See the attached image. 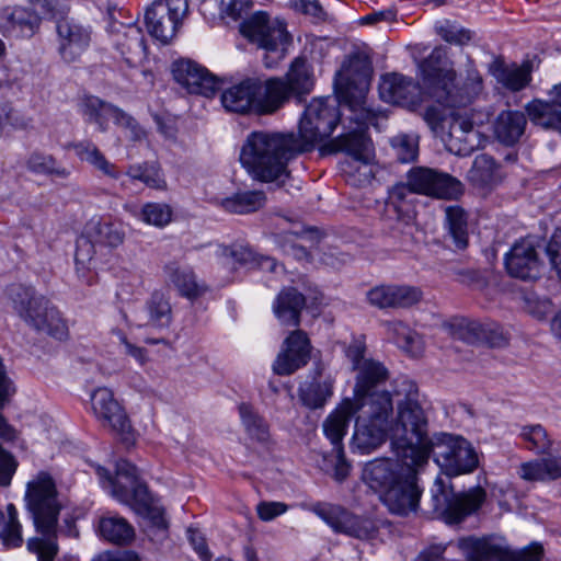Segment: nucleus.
I'll return each mask as SVG.
<instances>
[{
  "instance_id": "nucleus-1",
  "label": "nucleus",
  "mask_w": 561,
  "mask_h": 561,
  "mask_svg": "<svg viewBox=\"0 0 561 561\" xmlns=\"http://www.w3.org/2000/svg\"><path fill=\"white\" fill-rule=\"evenodd\" d=\"M397 413L393 400L387 394L373 396L368 405L359 408L354 434L351 440L353 453L368 455L389 438L397 456L424 459L425 451L417 449V444L425 438L427 417L420 403L417 386L403 379L394 389Z\"/></svg>"
},
{
  "instance_id": "nucleus-3",
  "label": "nucleus",
  "mask_w": 561,
  "mask_h": 561,
  "mask_svg": "<svg viewBox=\"0 0 561 561\" xmlns=\"http://www.w3.org/2000/svg\"><path fill=\"white\" fill-rule=\"evenodd\" d=\"M373 68L369 59L360 54L350 56L336 72L335 92L343 111L351 113L350 131L334 138L329 147L335 152H345L354 162L363 165L365 178L371 175L368 164L374 158V148L367 129L377 126L379 118H386L381 112L367 106L366 96L370 85ZM346 128V126L344 125Z\"/></svg>"
},
{
  "instance_id": "nucleus-38",
  "label": "nucleus",
  "mask_w": 561,
  "mask_h": 561,
  "mask_svg": "<svg viewBox=\"0 0 561 561\" xmlns=\"http://www.w3.org/2000/svg\"><path fill=\"white\" fill-rule=\"evenodd\" d=\"M517 473L528 482H549L561 479V457H548L523 462Z\"/></svg>"
},
{
  "instance_id": "nucleus-29",
  "label": "nucleus",
  "mask_w": 561,
  "mask_h": 561,
  "mask_svg": "<svg viewBox=\"0 0 561 561\" xmlns=\"http://www.w3.org/2000/svg\"><path fill=\"white\" fill-rule=\"evenodd\" d=\"M533 67L529 61L520 65L507 64L502 58L496 57L489 65V73L504 89L512 92H519L527 88L531 82Z\"/></svg>"
},
{
  "instance_id": "nucleus-35",
  "label": "nucleus",
  "mask_w": 561,
  "mask_h": 561,
  "mask_svg": "<svg viewBox=\"0 0 561 561\" xmlns=\"http://www.w3.org/2000/svg\"><path fill=\"white\" fill-rule=\"evenodd\" d=\"M527 126L525 113L515 110L502 111L494 121L495 138L505 146H514L519 141Z\"/></svg>"
},
{
  "instance_id": "nucleus-51",
  "label": "nucleus",
  "mask_w": 561,
  "mask_h": 561,
  "mask_svg": "<svg viewBox=\"0 0 561 561\" xmlns=\"http://www.w3.org/2000/svg\"><path fill=\"white\" fill-rule=\"evenodd\" d=\"M241 422L252 439L264 443L270 437L268 425L250 404L241 403L239 405Z\"/></svg>"
},
{
  "instance_id": "nucleus-25",
  "label": "nucleus",
  "mask_w": 561,
  "mask_h": 561,
  "mask_svg": "<svg viewBox=\"0 0 561 561\" xmlns=\"http://www.w3.org/2000/svg\"><path fill=\"white\" fill-rule=\"evenodd\" d=\"M111 41L130 66L140 64L147 57V46L141 30L133 24L114 23Z\"/></svg>"
},
{
  "instance_id": "nucleus-62",
  "label": "nucleus",
  "mask_w": 561,
  "mask_h": 561,
  "mask_svg": "<svg viewBox=\"0 0 561 561\" xmlns=\"http://www.w3.org/2000/svg\"><path fill=\"white\" fill-rule=\"evenodd\" d=\"M290 8L295 11L310 15L316 19H321L323 10L317 1L311 0H290Z\"/></svg>"
},
{
  "instance_id": "nucleus-34",
  "label": "nucleus",
  "mask_w": 561,
  "mask_h": 561,
  "mask_svg": "<svg viewBox=\"0 0 561 561\" xmlns=\"http://www.w3.org/2000/svg\"><path fill=\"white\" fill-rule=\"evenodd\" d=\"M525 113L533 125L561 134V105L552 96L531 100L525 105Z\"/></svg>"
},
{
  "instance_id": "nucleus-27",
  "label": "nucleus",
  "mask_w": 561,
  "mask_h": 561,
  "mask_svg": "<svg viewBox=\"0 0 561 561\" xmlns=\"http://www.w3.org/2000/svg\"><path fill=\"white\" fill-rule=\"evenodd\" d=\"M389 377L388 369L382 363L375 359H365L358 366L356 383L354 388V402H358L360 407L368 405V399L373 396L387 394L392 399L389 391H375L374 389L383 383Z\"/></svg>"
},
{
  "instance_id": "nucleus-28",
  "label": "nucleus",
  "mask_w": 561,
  "mask_h": 561,
  "mask_svg": "<svg viewBox=\"0 0 561 561\" xmlns=\"http://www.w3.org/2000/svg\"><path fill=\"white\" fill-rule=\"evenodd\" d=\"M267 81H278L283 88L279 108L289 100L293 94L300 95L309 93L313 88V73L311 66L302 57L295 58L285 78H270Z\"/></svg>"
},
{
  "instance_id": "nucleus-17",
  "label": "nucleus",
  "mask_w": 561,
  "mask_h": 561,
  "mask_svg": "<svg viewBox=\"0 0 561 561\" xmlns=\"http://www.w3.org/2000/svg\"><path fill=\"white\" fill-rule=\"evenodd\" d=\"M414 194L438 199H456L462 194V184L456 178L426 167H414L407 173Z\"/></svg>"
},
{
  "instance_id": "nucleus-60",
  "label": "nucleus",
  "mask_w": 561,
  "mask_h": 561,
  "mask_svg": "<svg viewBox=\"0 0 561 561\" xmlns=\"http://www.w3.org/2000/svg\"><path fill=\"white\" fill-rule=\"evenodd\" d=\"M287 510L288 506L283 502H261L256 506V513L263 522H271Z\"/></svg>"
},
{
  "instance_id": "nucleus-40",
  "label": "nucleus",
  "mask_w": 561,
  "mask_h": 561,
  "mask_svg": "<svg viewBox=\"0 0 561 561\" xmlns=\"http://www.w3.org/2000/svg\"><path fill=\"white\" fill-rule=\"evenodd\" d=\"M468 179L476 187L492 188L502 181L503 174L492 157L479 154L468 171Z\"/></svg>"
},
{
  "instance_id": "nucleus-48",
  "label": "nucleus",
  "mask_w": 561,
  "mask_h": 561,
  "mask_svg": "<svg viewBox=\"0 0 561 561\" xmlns=\"http://www.w3.org/2000/svg\"><path fill=\"white\" fill-rule=\"evenodd\" d=\"M446 225L449 236L458 250H463L468 245L467 217L463 209L459 206H448L445 209Z\"/></svg>"
},
{
  "instance_id": "nucleus-50",
  "label": "nucleus",
  "mask_w": 561,
  "mask_h": 561,
  "mask_svg": "<svg viewBox=\"0 0 561 561\" xmlns=\"http://www.w3.org/2000/svg\"><path fill=\"white\" fill-rule=\"evenodd\" d=\"M126 175L130 180H138L151 188L164 190L167 187V182L161 169L154 162H144L129 165L126 171Z\"/></svg>"
},
{
  "instance_id": "nucleus-36",
  "label": "nucleus",
  "mask_w": 561,
  "mask_h": 561,
  "mask_svg": "<svg viewBox=\"0 0 561 561\" xmlns=\"http://www.w3.org/2000/svg\"><path fill=\"white\" fill-rule=\"evenodd\" d=\"M139 327L168 328L172 320V308L163 293L154 291L146 301L139 316Z\"/></svg>"
},
{
  "instance_id": "nucleus-46",
  "label": "nucleus",
  "mask_w": 561,
  "mask_h": 561,
  "mask_svg": "<svg viewBox=\"0 0 561 561\" xmlns=\"http://www.w3.org/2000/svg\"><path fill=\"white\" fill-rule=\"evenodd\" d=\"M518 436L525 448L537 455L549 454L553 450L554 440L541 424L522 426Z\"/></svg>"
},
{
  "instance_id": "nucleus-53",
  "label": "nucleus",
  "mask_w": 561,
  "mask_h": 561,
  "mask_svg": "<svg viewBox=\"0 0 561 561\" xmlns=\"http://www.w3.org/2000/svg\"><path fill=\"white\" fill-rule=\"evenodd\" d=\"M173 210L165 203H146L142 205L138 218L150 226L163 228L172 221Z\"/></svg>"
},
{
  "instance_id": "nucleus-5",
  "label": "nucleus",
  "mask_w": 561,
  "mask_h": 561,
  "mask_svg": "<svg viewBox=\"0 0 561 561\" xmlns=\"http://www.w3.org/2000/svg\"><path fill=\"white\" fill-rule=\"evenodd\" d=\"M25 506L41 537L30 538L27 549L38 561H54L58 553L57 525L62 502L53 477L38 472L26 484Z\"/></svg>"
},
{
  "instance_id": "nucleus-41",
  "label": "nucleus",
  "mask_w": 561,
  "mask_h": 561,
  "mask_svg": "<svg viewBox=\"0 0 561 561\" xmlns=\"http://www.w3.org/2000/svg\"><path fill=\"white\" fill-rule=\"evenodd\" d=\"M88 233L95 243L107 248H117L125 240L123 224L111 218L92 219L88 225Z\"/></svg>"
},
{
  "instance_id": "nucleus-54",
  "label": "nucleus",
  "mask_w": 561,
  "mask_h": 561,
  "mask_svg": "<svg viewBox=\"0 0 561 561\" xmlns=\"http://www.w3.org/2000/svg\"><path fill=\"white\" fill-rule=\"evenodd\" d=\"M26 167L31 172L36 174H55L62 179L69 175V172L65 168L57 165L53 156L39 152H34L28 157Z\"/></svg>"
},
{
  "instance_id": "nucleus-19",
  "label": "nucleus",
  "mask_w": 561,
  "mask_h": 561,
  "mask_svg": "<svg viewBox=\"0 0 561 561\" xmlns=\"http://www.w3.org/2000/svg\"><path fill=\"white\" fill-rule=\"evenodd\" d=\"M16 461L0 447V486H8L16 470ZM0 540L8 548L22 546V525L18 519V511L12 503L5 505V512L0 510Z\"/></svg>"
},
{
  "instance_id": "nucleus-24",
  "label": "nucleus",
  "mask_w": 561,
  "mask_h": 561,
  "mask_svg": "<svg viewBox=\"0 0 561 561\" xmlns=\"http://www.w3.org/2000/svg\"><path fill=\"white\" fill-rule=\"evenodd\" d=\"M91 407L93 414L102 426L108 427L118 434L127 433L130 430L125 410L114 398L111 389L106 387L95 389L91 394Z\"/></svg>"
},
{
  "instance_id": "nucleus-11",
  "label": "nucleus",
  "mask_w": 561,
  "mask_h": 561,
  "mask_svg": "<svg viewBox=\"0 0 561 561\" xmlns=\"http://www.w3.org/2000/svg\"><path fill=\"white\" fill-rule=\"evenodd\" d=\"M424 443L430 448V455L448 476H459L472 472L479 463L478 455L471 444L450 434H440L431 440L425 434Z\"/></svg>"
},
{
  "instance_id": "nucleus-15",
  "label": "nucleus",
  "mask_w": 561,
  "mask_h": 561,
  "mask_svg": "<svg viewBox=\"0 0 561 561\" xmlns=\"http://www.w3.org/2000/svg\"><path fill=\"white\" fill-rule=\"evenodd\" d=\"M307 508L321 518L335 533L360 540L374 539L378 534V526L375 520L354 515L339 505L316 502L308 505Z\"/></svg>"
},
{
  "instance_id": "nucleus-55",
  "label": "nucleus",
  "mask_w": 561,
  "mask_h": 561,
  "mask_svg": "<svg viewBox=\"0 0 561 561\" xmlns=\"http://www.w3.org/2000/svg\"><path fill=\"white\" fill-rule=\"evenodd\" d=\"M391 147L399 161L402 163L412 162L419 154V140L413 135L400 134L391 138Z\"/></svg>"
},
{
  "instance_id": "nucleus-49",
  "label": "nucleus",
  "mask_w": 561,
  "mask_h": 561,
  "mask_svg": "<svg viewBox=\"0 0 561 561\" xmlns=\"http://www.w3.org/2000/svg\"><path fill=\"white\" fill-rule=\"evenodd\" d=\"M414 192L410 188L408 181L405 183L394 184L388 192L387 207L397 214L399 220L411 218L412 203L411 195Z\"/></svg>"
},
{
  "instance_id": "nucleus-23",
  "label": "nucleus",
  "mask_w": 561,
  "mask_h": 561,
  "mask_svg": "<svg viewBox=\"0 0 561 561\" xmlns=\"http://www.w3.org/2000/svg\"><path fill=\"white\" fill-rule=\"evenodd\" d=\"M504 264L507 273L523 280L536 279L540 275L541 262L531 239L516 241L505 254Z\"/></svg>"
},
{
  "instance_id": "nucleus-22",
  "label": "nucleus",
  "mask_w": 561,
  "mask_h": 561,
  "mask_svg": "<svg viewBox=\"0 0 561 561\" xmlns=\"http://www.w3.org/2000/svg\"><path fill=\"white\" fill-rule=\"evenodd\" d=\"M423 293L405 284H381L366 293L367 301L378 309H408L419 304Z\"/></svg>"
},
{
  "instance_id": "nucleus-58",
  "label": "nucleus",
  "mask_w": 561,
  "mask_h": 561,
  "mask_svg": "<svg viewBox=\"0 0 561 561\" xmlns=\"http://www.w3.org/2000/svg\"><path fill=\"white\" fill-rule=\"evenodd\" d=\"M144 514L148 520L149 536H157L162 539L167 536L168 522L164 516V510L158 506L144 505Z\"/></svg>"
},
{
  "instance_id": "nucleus-43",
  "label": "nucleus",
  "mask_w": 561,
  "mask_h": 561,
  "mask_svg": "<svg viewBox=\"0 0 561 561\" xmlns=\"http://www.w3.org/2000/svg\"><path fill=\"white\" fill-rule=\"evenodd\" d=\"M383 327L396 344L411 356H419L424 350L422 336L399 320L386 321Z\"/></svg>"
},
{
  "instance_id": "nucleus-30",
  "label": "nucleus",
  "mask_w": 561,
  "mask_h": 561,
  "mask_svg": "<svg viewBox=\"0 0 561 561\" xmlns=\"http://www.w3.org/2000/svg\"><path fill=\"white\" fill-rule=\"evenodd\" d=\"M360 404L351 399H345L324 420L323 432L330 439L333 451L339 457L343 456L342 440L347 432L351 417L359 411Z\"/></svg>"
},
{
  "instance_id": "nucleus-9",
  "label": "nucleus",
  "mask_w": 561,
  "mask_h": 561,
  "mask_svg": "<svg viewBox=\"0 0 561 561\" xmlns=\"http://www.w3.org/2000/svg\"><path fill=\"white\" fill-rule=\"evenodd\" d=\"M350 116L340 112L335 101L329 99H313L305 108L299 121V133L297 138L304 150L310 151L314 145L331 136L337 123L341 121L344 133L350 131Z\"/></svg>"
},
{
  "instance_id": "nucleus-47",
  "label": "nucleus",
  "mask_w": 561,
  "mask_h": 561,
  "mask_svg": "<svg viewBox=\"0 0 561 561\" xmlns=\"http://www.w3.org/2000/svg\"><path fill=\"white\" fill-rule=\"evenodd\" d=\"M265 203V195L260 191L236 193L221 201L225 210L234 214H249L260 209Z\"/></svg>"
},
{
  "instance_id": "nucleus-21",
  "label": "nucleus",
  "mask_w": 561,
  "mask_h": 561,
  "mask_svg": "<svg viewBox=\"0 0 561 561\" xmlns=\"http://www.w3.org/2000/svg\"><path fill=\"white\" fill-rule=\"evenodd\" d=\"M311 344L307 333L294 330L284 340L273 370L276 375L288 376L307 365L310 359Z\"/></svg>"
},
{
  "instance_id": "nucleus-14",
  "label": "nucleus",
  "mask_w": 561,
  "mask_h": 561,
  "mask_svg": "<svg viewBox=\"0 0 561 561\" xmlns=\"http://www.w3.org/2000/svg\"><path fill=\"white\" fill-rule=\"evenodd\" d=\"M187 15V0H156L145 11V23L152 37L168 44Z\"/></svg>"
},
{
  "instance_id": "nucleus-39",
  "label": "nucleus",
  "mask_w": 561,
  "mask_h": 561,
  "mask_svg": "<svg viewBox=\"0 0 561 561\" xmlns=\"http://www.w3.org/2000/svg\"><path fill=\"white\" fill-rule=\"evenodd\" d=\"M334 379L331 376L314 378L298 388V397L302 405L310 410L322 409L333 396Z\"/></svg>"
},
{
  "instance_id": "nucleus-6",
  "label": "nucleus",
  "mask_w": 561,
  "mask_h": 561,
  "mask_svg": "<svg viewBox=\"0 0 561 561\" xmlns=\"http://www.w3.org/2000/svg\"><path fill=\"white\" fill-rule=\"evenodd\" d=\"M283 88L278 81L248 78L221 92L222 106L232 113L270 115L279 110Z\"/></svg>"
},
{
  "instance_id": "nucleus-61",
  "label": "nucleus",
  "mask_w": 561,
  "mask_h": 561,
  "mask_svg": "<svg viewBox=\"0 0 561 561\" xmlns=\"http://www.w3.org/2000/svg\"><path fill=\"white\" fill-rule=\"evenodd\" d=\"M547 254L550 259V263L557 271L561 280V227L558 228L552 234L548 245Z\"/></svg>"
},
{
  "instance_id": "nucleus-16",
  "label": "nucleus",
  "mask_w": 561,
  "mask_h": 561,
  "mask_svg": "<svg viewBox=\"0 0 561 561\" xmlns=\"http://www.w3.org/2000/svg\"><path fill=\"white\" fill-rule=\"evenodd\" d=\"M95 472L103 489L118 502L131 504L145 500L147 488L139 481L138 469L127 460L117 461L115 477L101 466L95 467Z\"/></svg>"
},
{
  "instance_id": "nucleus-4",
  "label": "nucleus",
  "mask_w": 561,
  "mask_h": 561,
  "mask_svg": "<svg viewBox=\"0 0 561 561\" xmlns=\"http://www.w3.org/2000/svg\"><path fill=\"white\" fill-rule=\"evenodd\" d=\"M304 152L294 133L252 131L242 145L240 162L255 180L284 183L289 161Z\"/></svg>"
},
{
  "instance_id": "nucleus-52",
  "label": "nucleus",
  "mask_w": 561,
  "mask_h": 561,
  "mask_svg": "<svg viewBox=\"0 0 561 561\" xmlns=\"http://www.w3.org/2000/svg\"><path fill=\"white\" fill-rule=\"evenodd\" d=\"M468 341L485 342L491 346H502L506 343L502 330L495 324H482L479 322H469L467 324Z\"/></svg>"
},
{
  "instance_id": "nucleus-31",
  "label": "nucleus",
  "mask_w": 561,
  "mask_h": 561,
  "mask_svg": "<svg viewBox=\"0 0 561 561\" xmlns=\"http://www.w3.org/2000/svg\"><path fill=\"white\" fill-rule=\"evenodd\" d=\"M164 273L168 284L172 285L180 296L195 300L208 291L207 284L199 279L190 266H181L176 263L165 265Z\"/></svg>"
},
{
  "instance_id": "nucleus-8",
  "label": "nucleus",
  "mask_w": 561,
  "mask_h": 561,
  "mask_svg": "<svg viewBox=\"0 0 561 561\" xmlns=\"http://www.w3.org/2000/svg\"><path fill=\"white\" fill-rule=\"evenodd\" d=\"M241 34L265 51L264 64L275 67L285 58L291 37L280 20H271L267 13L259 11L250 15L240 25Z\"/></svg>"
},
{
  "instance_id": "nucleus-56",
  "label": "nucleus",
  "mask_w": 561,
  "mask_h": 561,
  "mask_svg": "<svg viewBox=\"0 0 561 561\" xmlns=\"http://www.w3.org/2000/svg\"><path fill=\"white\" fill-rule=\"evenodd\" d=\"M437 34L447 43L465 45L473 38V32L445 20L435 26Z\"/></svg>"
},
{
  "instance_id": "nucleus-33",
  "label": "nucleus",
  "mask_w": 561,
  "mask_h": 561,
  "mask_svg": "<svg viewBox=\"0 0 561 561\" xmlns=\"http://www.w3.org/2000/svg\"><path fill=\"white\" fill-rule=\"evenodd\" d=\"M306 306L305 296L296 288L288 287L279 291L273 302V312L284 327H298L300 314Z\"/></svg>"
},
{
  "instance_id": "nucleus-2",
  "label": "nucleus",
  "mask_w": 561,
  "mask_h": 561,
  "mask_svg": "<svg viewBox=\"0 0 561 561\" xmlns=\"http://www.w3.org/2000/svg\"><path fill=\"white\" fill-rule=\"evenodd\" d=\"M421 82L399 73L382 76L379 83L380 98L393 104L417 106L423 96L445 107L467 106L483 91V79L471 61L466 77L458 85L457 73L446 57L443 47H436L419 65Z\"/></svg>"
},
{
  "instance_id": "nucleus-64",
  "label": "nucleus",
  "mask_w": 561,
  "mask_h": 561,
  "mask_svg": "<svg viewBox=\"0 0 561 561\" xmlns=\"http://www.w3.org/2000/svg\"><path fill=\"white\" fill-rule=\"evenodd\" d=\"M366 346L362 341H353L346 348L345 355L351 360L353 369L357 370L358 366L365 360Z\"/></svg>"
},
{
  "instance_id": "nucleus-57",
  "label": "nucleus",
  "mask_w": 561,
  "mask_h": 561,
  "mask_svg": "<svg viewBox=\"0 0 561 561\" xmlns=\"http://www.w3.org/2000/svg\"><path fill=\"white\" fill-rule=\"evenodd\" d=\"M113 122L124 130L131 141H141L147 137V131L131 115L118 107L117 111L114 112Z\"/></svg>"
},
{
  "instance_id": "nucleus-7",
  "label": "nucleus",
  "mask_w": 561,
  "mask_h": 561,
  "mask_svg": "<svg viewBox=\"0 0 561 561\" xmlns=\"http://www.w3.org/2000/svg\"><path fill=\"white\" fill-rule=\"evenodd\" d=\"M13 309L31 327L39 332L62 340L68 335L66 322L59 311L42 295H36L32 287L12 285L8 289Z\"/></svg>"
},
{
  "instance_id": "nucleus-20",
  "label": "nucleus",
  "mask_w": 561,
  "mask_h": 561,
  "mask_svg": "<svg viewBox=\"0 0 561 561\" xmlns=\"http://www.w3.org/2000/svg\"><path fill=\"white\" fill-rule=\"evenodd\" d=\"M58 53L68 64L78 61L92 42V30L75 20L64 19L56 25Z\"/></svg>"
},
{
  "instance_id": "nucleus-42",
  "label": "nucleus",
  "mask_w": 561,
  "mask_h": 561,
  "mask_svg": "<svg viewBox=\"0 0 561 561\" xmlns=\"http://www.w3.org/2000/svg\"><path fill=\"white\" fill-rule=\"evenodd\" d=\"M99 534L107 541L126 545L135 537L134 527L122 516L106 513L100 517Z\"/></svg>"
},
{
  "instance_id": "nucleus-18",
  "label": "nucleus",
  "mask_w": 561,
  "mask_h": 561,
  "mask_svg": "<svg viewBox=\"0 0 561 561\" xmlns=\"http://www.w3.org/2000/svg\"><path fill=\"white\" fill-rule=\"evenodd\" d=\"M417 468L411 467L379 497L388 512L400 517L415 514L420 506L423 489L419 484Z\"/></svg>"
},
{
  "instance_id": "nucleus-37",
  "label": "nucleus",
  "mask_w": 561,
  "mask_h": 561,
  "mask_svg": "<svg viewBox=\"0 0 561 561\" xmlns=\"http://www.w3.org/2000/svg\"><path fill=\"white\" fill-rule=\"evenodd\" d=\"M221 256L227 265L236 267L237 265L245 268L260 267L270 272H275L277 264L268 256L257 255L250 247L233 244L221 249Z\"/></svg>"
},
{
  "instance_id": "nucleus-10",
  "label": "nucleus",
  "mask_w": 561,
  "mask_h": 561,
  "mask_svg": "<svg viewBox=\"0 0 561 561\" xmlns=\"http://www.w3.org/2000/svg\"><path fill=\"white\" fill-rule=\"evenodd\" d=\"M434 512L448 524H458L478 511L485 500V491L473 488L465 493H455L449 481L437 478L431 490Z\"/></svg>"
},
{
  "instance_id": "nucleus-59",
  "label": "nucleus",
  "mask_w": 561,
  "mask_h": 561,
  "mask_svg": "<svg viewBox=\"0 0 561 561\" xmlns=\"http://www.w3.org/2000/svg\"><path fill=\"white\" fill-rule=\"evenodd\" d=\"M94 256V245L87 238H80L77 240L75 263L77 273L81 276L85 275V272L90 271L91 262Z\"/></svg>"
},
{
  "instance_id": "nucleus-63",
  "label": "nucleus",
  "mask_w": 561,
  "mask_h": 561,
  "mask_svg": "<svg viewBox=\"0 0 561 561\" xmlns=\"http://www.w3.org/2000/svg\"><path fill=\"white\" fill-rule=\"evenodd\" d=\"M529 312L539 320L546 319L552 314L554 309L550 299H530L528 300Z\"/></svg>"
},
{
  "instance_id": "nucleus-12",
  "label": "nucleus",
  "mask_w": 561,
  "mask_h": 561,
  "mask_svg": "<svg viewBox=\"0 0 561 561\" xmlns=\"http://www.w3.org/2000/svg\"><path fill=\"white\" fill-rule=\"evenodd\" d=\"M417 449L425 451L424 459L416 461L412 457L403 458L397 456L399 460L390 458H376L365 463L362 472L363 482L378 495V499L387 492L411 467H422L427 462L430 448L424 440L417 444Z\"/></svg>"
},
{
  "instance_id": "nucleus-44",
  "label": "nucleus",
  "mask_w": 561,
  "mask_h": 561,
  "mask_svg": "<svg viewBox=\"0 0 561 561\" xmlns=\"http://www.w3.org/2000/svg\"><path fill=\"white\" fill-rule=\"evenodd\" d=\"M115 111H117V106L93 95L84 96L80 103L82 115L88 122L96 124L102 133L107 130V121L108 118L113 119Z\"/></svg>"
},
{
  "instance_id": "nucleus-32",
  "label": "nucleus",
  "mask_w": 561,
  "mask_h": 561,
  "mask_svg": "<svg viewBox=\"0 0 561 561\" xmlns=\"http://www.w3.org/2000/svg\"><path fill=\"white\" fill-rule=\"evenodd\" d=\"M1 27L4 33L15 37H32L39 28L41 16L26 8H7L2 13Z\"/></svg>"
},
{
  "instance_id": "nucleus-45",
  "label": "nucleus",
  "mask_w": 561,
  "mask_h": 561,
  "mask_svg": "<svg viewBox=\"0 0 561 561\" xmlns=\"http://www.w3.org/2000/svg\"><path fill=\"white\" fill-rule=\"evenodd\" d=\"M75 152L81 161L90 163L92 167L101 171L103 174L119 179L121 173L116 167L111 163L101 150L91 141H81L73 145Z\"/></svg>"
},
{
  "instance_id": "nucleus-26",
  "label": "nucleus",
  "mask_w": 561,
  "mask_h": 561,
  "mask_svg": "<svg viewBox=\"0 0 561 561\" xmlns=\"http://www.w3.org/2000/svg\"><path fill=\"white\" fill-rule=\"evenodd\" d=\"M174 80L192 94L211 96L216 89L214 77L202 66L181 59L172 65Z\"/></svg>"
},
{
  "instance_id": "nucleus-13",
  "label": "nucleus",
  "mask_w": 561,
  "mask_h": 561,
  "mask_svg": "<svg viewBox=\"0 0 561 561\" xmlns=\"http://www.w3.org/2000/svg\"><path fill=\"white\" fill-rule=\"evenodd\" d=\"M467 561H541L543 548L537 542L520 551L490 538L468 537L459 540Z\"/></svg>"
}]
</instances>
